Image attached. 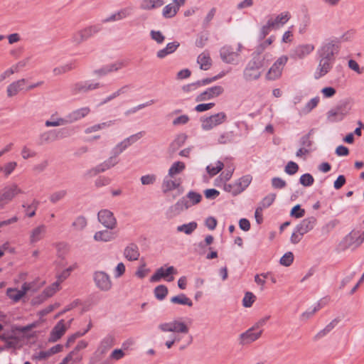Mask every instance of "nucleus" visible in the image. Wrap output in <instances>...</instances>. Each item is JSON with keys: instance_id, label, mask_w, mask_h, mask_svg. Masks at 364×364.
Segmentation results:
<instances>
[{"instance_id": "nucleus-1", "label": "nucleus", "mask_w": 364, "mask_h": 364, "mask_svg": "<svg viewBox=\"0 0 364 364\" xmlns=\"http://www.w3.org/2000/svg\"><path fill=\"white\" fill-rule=\"evenodd\" d=\"M338 44H336L331 38L326 39L317 50L319 63L315 73V78L318 79L326 75L332 68L335 61V55L340 51Z\"/></svg>"}, {"instance_id": "nucleus-2", "label": "nucleus", "mask_w": 364, "mask_h": 364, "mask_svg": "<svg viewBox=\"0 0 364 364\" xmlns=\"http://www.w3.org/2000/svg\"><path fill=\"white\" fill-rule=\"evenodd\" d=\"M252 58L247 64L243 77L247 81L255 80L260 77L262 72L259 69L264 65V58L252 54Z\"/></svg>"}, {"instance_id": "nucleus-3", "label": "nucleus", "mask_w": 364, "mask_h": 364, "mask_svg": "<svg viewBox=\"0 0 364 364\" xmlns=\"http://www.w3.org/2000/svg\"><path fill=\"white\" fill-rule=\"evenodd\" d=\"M102 29L101 24L90 26L74 33L72 37V41L76 45H80L82 42L88 40L90 38L97 33Z\"/></svg>"}, {"instance_id": "nucleus-4", "label": "nucleus", "mask_w": 364, "mask_h": 364, "mask_svg": "<svg viewBox=\"0 0 364 364\" xmlns=\"http://www.w3.org/2000/svg\"><path fill=\"white\" fill-rule=\"evenodd\" d=\"M227 118L226 114L223 112H218L208 117H201V127L205 131L210 130L226 122Z\"/></svg>"}, {"instance_id": "nucleus-5", "label": "nucleus", "mask_w": 364, "mask_h": 364, "mask_svg": "<svg viewBox=\"0 0 364 364\" xmlns=\"http://www.w3.org/2000/svg\"><path fill=\"white\" fill-rule=\"evenodd\" d=\"M178 273L177 269L173 266H170L166 269L163 267L156 269L155 273L150 277L151 282H159L161 279L171 282L174 280L173 275Z\"/></svg>"}, {"instance_id": "nucleus-6", "label": "nucleus", "mask_w": 364, "mask_h": 364, "mask_svg": "<svg viewBox=\"0 0 364 364\" xmlns=\"http://www.w3.org/2000/svg\"><path fill=\"white\" fill-rule=\"evenodd\" d=\"M159 329L163 332H173L178 333H188L189 328L182 321L174 320L171 322L162 323L159 325Z\"/></svg>"}, {"instance_id": "nucleus-7", "label": "nucleus", "mask_w": 364, "mask_h": 364, "mask_svg": "<svg viewBox=\"0 0 364 364\" xmlns=\"http://www.w3.org/2000/svg\"><path fill=\"white\" fill-rule=\"evenodd\" d=\"M96 287L101 291H107L112 288V281L108 274L103 271H97L93 274Z\"/></svg>"}, {"instance_id": "nucleus-8", "label": "nucleus", "mask_w": 364, "mask_h": 364, "mask_svg": "<svg viewBox=\"0 0 364 364\" xmlns=\"http://www.w3.org/2000/svg\"><path fill=\"white\" fill-rule=\"evenodd\" d=\"M288 61V58L286 55H282L279 58L272 66L269 68L266 75V78L269 80H274L279 77L282 75L283 67Z\"/></svg>"}, {"instance_id": "nucleus-9", "label": "nucleus", "mask_w": 364, "mask_h": 364, "mask_svg": "<svg viewBox=\"0 0 364 364\" xmlns=\"http://www.w3.org/2000/svg\"><path fill=\"white\" fill-rule=\"evenodd\" d=\"M22 193L17 185L6 186L2 193L0 192V209H2L5 205L8 204L17 194Z\"/></svg>"}, {"instance_id": "nucleus-10", "label": "nucleus", "mask_w": 364, "mask_h": 364, "mask_svg": "<svg viewBox=\"0 0 364 364\" xmlns=\"http://www.w3.org/2000/svg\"><path fill=\"white\" fill-rule=\"evenodd\" d=\"M189 208L188 200L186 198L182 197L174 205H171L166 210V218L172 219L181 213L185 210Z\"/></svg>"}, {"instance_id": "nucleus-11", "label": "nucleus", "mask_w": 364, "mask_h": 364, "mask_svg": "<svg viewBox=\"0 0 364 364\" xmlns=\"http://www.w3.org/2000/svg\"><path fill=\"white\" fill-rule=\"evenodd\" d=\"M98 220L107 229L112 230L117 224L116 218L112 212L107 209L101 210L97 214Z\"/></svg>"}, {"instance_id": "nucleus-12", "label": "nucleus", "mask_w": 364, "mask_h": 364, "mask_svg": "<svg viewBox=\"0 0 364 364\" xmlns=\"http://www.w3.org/2000/svg\"><path fill=\"white\" fill-rule=\"evenodd\" d=\"M224 92L222 86L215 85L206 89L205 91L199 94L196 98V102L206 101L220 96Z\"/></svg>"}, {"instance_id": "nucleus-13", "label": "nucleus", "mask_w": 364, "mask_h": 364, "mask_svg": "<svg viewBox=\"0 0 364 364\" xmlns=\"http://www.w3.org/2000/svg\"><path fill=\"white\" fill-rule=\"evenodd\" d=\"M256 331L257 330L254 328V326H252L244 333H241L240 335V344L244 346L257 341L261 336L263 331Z\"/></svg>"}, {"instance_id": "nucleus-14", "label": "nucleus", "mask_w": 364, "mask_h": 364, "mask_svg": "<svg viewBox=\"0 0 364 364\" xmlns=\"http://www.w3.org/2000/svg\"><path fill=\"white\" fill-rule=\"evenodd\" d=\"M101 87L100 83H92L90 81H82L75 83L72 87V93L77 95L79 93H85L88 91L97 89Z\"/></svg>"}, {"instance_id": "nucleus-15", "label": "nucleus", "mask_w": 364, "mask_h": 364, "mask_svg": "<svg viewBox=\"0 0 364 364\" xmlns=\"http://www.w3.org/2000/svg\"><path fill=\"white\" fill-rule=\"evenodd\" d=\"M68 130L65 129H62L58 131L57 130H50L46 132L42 133L40 135V142L39 144H43L44 143H48L50 141H53L58 139L59 137H65L67 136Z\"/></svg>"}, {"instance_id": "nucleus-16", "label": "nucleus", "mask_w": 364, "mask_h": 364, "mask_svg": "<svg viewBox=\"0 0 364 364\" xmlns=\"http://www.w3.org/2000/svg\"><path fill=\"white\" fill-rule=\"evenodd\" d=\"M316 222L317 220L314 216L306 218L296 226V231L299 232L300 235H304L314 229Z\"/></svg>"}, {"instance_id": "nucleus-17", "label": "nucleus", "mask_w": 364, "mask_h": 364, "mask_svg": "<svg viewBox=\"0 0 364 364\" xmlns=\"http://www.w3.org/2000/svg\"><path fill=\"white\" fill-rule=\"evenodd\" d=\"M66 331V327L64 323V320L59 321L57 324L53 328L50 333L48 338L49 343H54L61 338Z\"/></svg>"}, {"instance_id": "nucleus-18", "label": "nucleus", "mask_w": 364, "mask_h": 364, "mask_svg": "<svg viewBox=\"0 0 364 364\" xmlns=\"http://www.w3.org/2000/svg\"><path fill=\"white\" fill-rule=\"evenodd\" d=\"M220 55L223 62L231 64L234 63L239 54L231 46H223L220 50Z\"/></svg>"}, {"instance_id": "nucleus-19", "label": "nucleus", "mask_w": 364, "mask_h": 364, "mask_svg": "<svg viewBox=\"0 0 364 364\" xmlns=\"http://www.w3.org/2000/svg\"><path fill=\"white\" fill-rule=\"evenodd\" d=\"M90 112V109L88 107H84L73 111L66 116L65 119L66 120V123H73L84 118Z\"/></svg>"}, {"instance_id": "nucleus-20", "label": "nucleus", "mask_w": 364, "mask_h": 364, "mask_svg": "<svg viewBox=\"0 0 364 364\" xmlns=\"http://www.w3.org/2000/svg\"><path fill=\"white\" fill-rule=\"evenodd\" d=\"M359 231L353 230L347 235H346V237L343 238V240L341 242V244L343 245V250L350 248L352 246H353V249H355L361 245H358L357 242V237Z\"/></svg>"}, {"instance_id": "nucleus-21", "label": "nucleus", "mask_w": 364, "mask_h": 364, "mask_svg": "<svg viewBox=\"0 0 364 364\" xmlns=\"http://www.w3.org/2000/svg\"><path fill=\"white\" fill-rule=\"evenodd\" d=\"M124 255L129 261L137 260L140 256L138 246L135 243H130L125 247Z\"/></svg>"}, {"instance_id": "nucleus-22", "label": "nucleus", "mask_w": 364, "mask_h": 364, "mask_svg": "<svg viewBox=\"0 0 364 364\" xmlns=\"http://www.w3.org/2000/svg\"><path fill=\"white\" fill-rule=\"evenodd\" d=\"M174 189H178V195H180L183 193V188L181 187V183L176 182V181H172L171 179H168L166 177L162 183V191L164 193H166L171 191Z\"/></svg>"}, {"instance_id": "nucleus-23", "label": "nucleus", "mask_w": 364, "mask_h": 364, "mask_svg": "<svg viewBox=\"0 0 364 364\" xmlns=\"http://www.w3.org/2000/svg\"><path fill=\"white\" fill-rule=\"evenodd\" d=\"M314 50L312 44H302L296 46L294 50V55L300 59L304 58Z\"/></svg>"}, {"instance_id": "nucleus-24", "label": "nucleus", "mask_w": 364, "mask_h": 364, "mask_svg": "<svg viewBox=\"0 0 364 364\" xmlns=\"http://www.w3.org/2000/svg\"><path fill=\"white\" fill-rule=\"evenodd\" d=\"M179 46L180 43L178 41L168 43L164 48L157 52L156 56L160 59L164 58L166 55L174 53Z\"/></svg>"}, {"instance_id": "nucleus-25", "label": "nucleus", "mask_w": 364, "mask_h": 364, "mask_svg": "<svg viewBox=\"0 0 364 364\" xmlns=\"http://www.w3.org/2000/svg\"><path fill=\"white\" fill-rule=\"evenodd\" d=\"M26 82V79H21L10 84L7 87V95L11 97L16 95L20 90L23 89Z\"/></svg>"}, {"instance_id": "nucleus-26", "label": "nucleus", "mask_w": 364, "mask_h": 364, "mask_svg": "<svg viewBox=\"0 0 364 364\" xmlns=\"http://www.w3.org/2000/svg\"><path fill=\"white\" fill-rule=\"evenodd\" d=\"M351 107V100L350 98H346L340 100L334 107L336 110L339 112L341 115H343L346 117L350 112Z\"/></svg>"}, {"instance_id": "nucleus-27", "label": "nucleus", "mask_w": 364, "mask_h": 364, "mask_svg": "<svg viewBox=\"0 0 364 364\" xmlns=\"http://www.w3.org/2000/svg\"><path fill=\"white\" fill-rule=\"evenodd\" d=\"M121 63H112L106 65L100 69L94 70V74L97 75L99 76H104L112 71L118 70L119 68H121Z\"/></svg>"}, {"instance_id": "nucleus-28", "label": "nucleus", "mask_w": 364, "mask_h": 364, "mask_svg": "<svg viewBox=\"0 0 364 364\" xmlns=\"http://www.w3.org/2000/svg\"><path fill=\"white\" fill-rule=\"evenodd\" d=\"M315 132L316 129L311 128L307 134H304L300 138L299 144L302 147L312 149L311 146L314 143V140L312 139V136Z\"/></svg>"}, {"instance_id": "nucleus-29", "label": "nucleus", "mask_w": 364, "mask_h": 364, "mask_svg": "<svg viewBox=\"0 0 364 364\" xmlns=\"http://www.w3.org/2000/svg\"><path fill=\"white\" fill-rule=\"evenodd\" d=\"M130 14L129 9L127 8L121 9L115 14H113L108 16L107 18L102 20V23H108L111 21H119L123 18H125Z\"/></svg>"}, {"instance_id": "nucleus-30", "label": "nucleus", "mask_w": 364, "mask_h": 364, "mask_svg": "<svg viewBox=\"0 0 364 364\" xmlns=\"http://www.w3.org/2000/svg\"><path fill=\"white\" fill-rule=\"evenodd\" d=\"M236 136L237 134L233 131L224 132L219 136L218 143L220 144L234 143Z\"/></svg>"}, {"instance_id": "nucleus-31", "label": "nucleus", "mask_w": 364, "mask_h": 364, "mask_svg": "<svg viewBox=\"0 0 364 364\" xmlns=\"http://www.w3.org/2000/svg\"><path fill=\"white\" fill-rule=\"evenodd\" d=\"M338 318H334L331 322H330L323 329L321 330L319 332L317 333V334L314 336V340H318L323 337H324L326 335H327L330 331H331L335 326L339 322Z\"/></svg>"}, {"instance_id": "nucleus-32", "label": "nucleus", "mask_w": 364, "mask_h": 364, "mask_svg": "<svg viewBox=\"0 0 364 364\" xmlns=\"http://www.w3.org/2000/svg\"><path fill=\"white\" fill-rule=\"evenodd\" d=\"M197 62L200 64V68L203 70H208L212 65V60L209 54L204 53L198 56Z\"/></svg>"}, {"instance_id": "nucleus-33", "label": "nucleus", "mask_w": 364, "mask_h": 364, "mask_svg": "<svg viewBox=\"0 0 364 364\" xmlns=\"http://www.w3.org/2000/svg\"><path fill=\"white\" fill-rule=\"evenodd\" d=\"M170 301L173 304L186 305L190 307L193 306L192 301L183 293L171 297Z\"/></svg>"}, {"instance_id": "nucleus-34", "label": "nucleus", "mask_w": 364, "mask_h": 364, "mask_svg": "<svg viewBox=\"0 0 364 364\" xmlns=\"http://www.w3.org/2000/svg\"><path fill=\"white\" fill-rule=\"evenodd\" d=\"M345 117L343 115H341L338 110H336L335 107L331 108L326 113V119L328 122H338L342 121Z\"/></svg>"}, {"instance_id": "nucleus-35", "label": "nucleus", "mask_w": 364, "mask_h": 364, "mask_svg": "<svg viewBox=\"0 0 364 364\" xmlns=\"http://www.w3.org/2000/svg\"><path fill=\"white\" fill-rule=\"evenodd\" d=\"M94 239L96 241L108 242L114 239V234L107 230L98 231L95 232Z\"/></svg>"}, {"instance_id": "nucleus-36", "label": "nucleus", "mask_w": 364, "mask_h": 364, "mask_svg": "<svg viewBox=\"0 0 364 364\" xmlns=\"http://www.w3.org/2000/svg\"><path fill=\"white\" fill-rule=\"evenodd\" d=\"M198 227V224L195 221L190 222L186 224H183L177 227V231L184 232L186 235L192 234Z\"/></svg>"}, {"instance_id": "nucleus-37", "label": "nucleus", "mask_w": 364, "mask_h": 364, "mask_svg": "<svg viewBox=\"0 0 364 364\" xmlns=\"http://www.w3.org/2000/svg\"><path fill=\"white\" fill-rule=\"evenodd\" d=\"M168 289L166 285L160 284L154 289V294L159 301L164 300L168 295Z\"/></svg>"}, {"instance_id": "nucleus-38", "label": "nucleus", "mask_w": 364, "mask_h": 364, "mask_svg": "<svg viewBox=\"0 0 364 364\" xmlns=\"http://www.w3.org/2000/svg\"><path fill=\"white\" fill-rule=\"evenodd\" d=\"M186 168V164L182 161L174 162L168 170V176L173 177L174 175L178 174Z\"/></svg>"}, {"instance_id": "nucleus-39", "label": "nucleus", "mask_w": 364, "mask_h": 364, "mask_svg": "<svg viewBox=\"0 0 364 364\" xmlns=\"http://www.w3.org/2000/svg\"><path fill=\"white\" fill-rule=\"evenodd\" d=\"M185 198L186 200L189 199V208L198 204L202 200L201 194L194 191H190Z\"/></svg>"}, {"instance_id": "nucleus-40", "label": "nucleus", "mask_w": 364, "mask_h": 364, "mask_svg": "<svg viewBox=\"0 0 364 364\" xmlns=\"http://www.w3.org/2000/svg\"><path fill=\"white\" fill-rule=\"evenodd\" d=\"M252 180V176L250 174L245 175L240 178L237 181L236 183L240 187V191H244L250 184L251 181Z\"/></svg>"}, {"instance_id": "nucleus-41", "label": "nucleus", "mask_w": 364, "mask_h": 364, "mask_svg": "<svg viewBox=\"0 0 364 364\" xmlns=\"http://www.w3.org/2000/svg\"><path fill=\"white\" fill-rule=\"evenodd\" d=\"M46 227L44 225H40L34 228L31 235V242L34 243L39 241L41 239V235L45 232Z\"/></svg>"}, {"instance_id": "nucleus-42", "label": "nucleus", "mask_w": 364, "mask_h": 364, "mask_svg": "<svg viewBox=\"0 0 364 364\" xmlns=\"http://www.w3.org/2000/svg\"><path fill=\"white\" fill-rule=\"evenodd\" d=\"M274 40V37L271 36L268 38L264 42L260 43L256 47L255 51L252 53V54L257 56H261V53L265 50L267 46H269L272 43Z\"/></svg>"}, {"instance_id": "nucleus-43", "label": "nucleus", "mask_w": 364, "mask_h": 364, "mask_svg": "<svg viewBox=\"0 0 364 364\" xmlns=\"http://www.w3.org/2000/svg\"><path fill=\"white\" fill-rule=\"evenodd\" d=\"M114 124V121H109L107 122H102L100 124H95L93 126L89 127L85 129V134H90L94 132H97L100 129H105L106 127H109L110 125Z\"/></svg>"}, {"instance_id": "nucleus-44", "label": "nucleus", "mask_w": 364, "mask_h": 364, "mask_svg": "<svg viewBox=\"0 0 364 364\" xmlns=\"http://www.w3.org/2000/svg\"><path fill=\"white\" fill-rule=\"evenodd\" d=\"M178 10L176 9L175 5L168 4L163 9V16L166 18H172L176 15Z\"/></svg>"}, {"instance_id": "nucleus-45", "label": "nucleus", "mask_w": 364, "mask_h": 364, "mask_svg": "<svg viewBox=\"0 0 364 364\" xmlns=\"http://www.w3.org/2000/svg\"><path fill=\"white\" fill-rule=\"evenodd\" d=\"M256 299L255 294L250 291H247L242 299V305L245 308H250L252 306Z\"/></svg>"}, {"instance_id": "nucleus-46", "label": "nucleus", "mask_w": 364, "mask_h": 364, "mask_svg": "<svg viewBox=\"0 0 364 364\" xmlns=\"http://www.w3.org/2000/svg\"><path fill=\"white\" fill-rule=\"evenodd\" d=\"M290 17L291 16L288 11L281 13L274 20L272 19L274 27L278 24L284 25L289 20Z\"/></svg>"}, {"instance_id": "nucleus-47", "label": "nucleus", "mask_w": 364, "mask_h": 364, "mask_svg": "<svg viewBox=\"0 0 364 364\" xmlns=\"http://www.w3.org/2000/svg\"><path fill=\"white\" fill-rule=\"evenodd\" d=\"M274 27V23L272 22V19H269L265 25H264L259 33V38L260 41L264 39V38L269 34V31L272 28Z\"/></svg>"}, {"instance_id": "nucleus-48", "label": "nucleus", "mask_w": 364, "mask_h": 364, "mask_svg": "<svg viewBox=\"0 0 364 364\" xmlns=\"http://www.w3.org/2000/svg\"><path fill=\"white\" fill-rule=\"evenodd\" d=\"M299 183L304 187H309L314 184V178L311 174L306 173L301 176Z\"/></svg>"}, {"instance_id": "nucleus-49", "label": "nucleus", "mask_w": 364, "mask_h": 364, "mask_svg": "<svg viewBox=\"0 0 364 364\" xmlns=\"http://www.w3.org/2000/svg\"><path fill=\"white\" fill-rule=\"evenodd\" d=\"M87 225V220L82 216H78L75 221L72 223V226L77 230H82Z\"/></svg>"}, {"instance_id": "nucleus-50", "label": "nucleus", "mask_w": 364, "mask_h": 364, "mask_svg": "<svg viewBox=\"0 0 364 364\" xmlns=\"http://www.w3.org/2000/svg\"><path fill=\"white\" fill-rule=\"evenodd\" d=\"M276 198L275 193H270L266 196L260 202L259 207L262 209L269 207L274 201Z\"/></svg>"}, {"instance_id": "nucleus-51", "label": "nucleus", "mask_w": 364, "mask_h": 364, "mask_svg": "<svg viewBox=\"0 0 364 364\" xmlns=\"http://www.w3.org/2000/svg\"><path fill=\"white\" fill-rule=\"evenodd\" d=\"M293 261L294 254L291 252H287L280 258L279 262L284 267H289Z\"/></svg>"}, {"instance_id": "nucleus-52", "label": "nucleus", "mask_w": 364, "mask_h": 364, "mask_svg": "<svg viewBox=\"0 0 364 364\" xmlns=\"http://www.w3.org/2000/svg\"><path fill=\"white\" fill-rule=\"evenodd\" d=\"M115 338L112 335H107L101 341V347L104 350L109 349L114 345Z\"/></svg>"}, {"instance_id": "nucleus-53", "label": "nucleus", "mask_w": 364, "mask_h": 364, "mask_svg": "<svg viewBox=\"0 0 364 364\" xmlns=\"http://www.w3.org/2000/svg\"><path fill=\"white\" fill-rule=\"evenodd\" d=\"M305 215V210L301 208L299 204L294 205L291 211L290 215L295 218H301Z\"/></svg>"}, {"instance_id": "nucleus-54", "label": "nucleus", "mask_w": 364, "mask_h": 364, "mask_svg": "<svg viewBox=\"0 0 364 364\" xmlns=\"http://www.w3.org/2000/svg\"><path fill=\"white\" fill-rule=\"evenodd\" d=\"M6 296L12 299L14 302H18L22 298L21 294L16 289L9 288L6 290Z\"/></svg>"}, {"instance_id": "nucleus-55", "label": "nucleus", "mask_w": 364, "mask_h": 364, "mask_svg": "<svg viewBox=\"0 0 364 364\" xmlns=\"http://www.w3.org/2000/svg\"><path fill=\"white\" fill-rule=\"evenodd\" d=\"M67 195V191L61 190L52 193L50 196V201L52 203H56L59 200H62Z\"/></svg>"}, {"instance_id": "nucleus-56", "label": "nucleus", "mask_w": 364, "mask_h": 364, "mask_svg": "<svg viewBox=\"0 0 364 364\" xmlns=\"http://www.w3.org/2000/svg\"><path fill=\"white\" fill-rule=\"evenodd\" d=\"M75 67L73 66V63H68L60 67L55 68L53 70L54 75H61L63 73H65L71 70H73Z\"/></svg>"}, {"instance_id": "nucleus-57", "label": "nucleus", "mask_w": 364, "mask_h": 364, "mask_svg": "<svg viewBox=\"0 0 364 364\" xmlns=\"http://www.w3.org/2000/svg\"><path fill=\"white\" fill-rule=\"evenodd\" d=\"M144 134L145 132L144 131H141L135 134L131 135L130 136L124 139V143H126L127 146H129L130 145L140 139L144 135Z\"/></svg>"}, {"instance_id": "nucleus-58", "label": "nucleus", "mask_w": 364, "mask_h": 364, "mask_svg": "<svg viewBox=\"0 0 364 364\" xmlns=\"http://www.w3.org/2000/svg\"><path fill=\"white\" fill-rule=\"evenodd\" d=\"M299 168V165L296 162L290 161L285 166L284 171L289 175H294L298 171Z\"/></svg>"}, {"instance_id": "nucleus-59", "label": "nucleus", "mask_w": 364, "mask_h": 364, "mask_svg": "<svg viewBox=\"0 0 364 364\" xmlns=\"http://www.w3.org/2000/svg\"><path fill=\"white\" fill-rule=\"evenodd\" d=\"M150 36L152 40L155 41L159 44L162 43L165 40V36L160 31L151 30Z\"/></svg>"}, {"instance_id": "nucleus-60", "label": "nucleus", "mask_w": 364, "mask_h": 364, "mask_svg": "<svg viewBox=\"0 0 364 364\" xmlns=\"http://www.w3.org/2000/svg\"><path fill=\"white\" fill-rule=\"evenodd\" d=\"M208 40V37L207 35H204L203 33H199L196 40L195 45L198 48H203L205 46Z\"/></svg>"}, {"instance_id": "nucleus-61", "label": "nucleus", "mask_w": 364, "mask_h": 364, "mask_svg": "<svg viewBox=\"0 0 364 364\" xmlns=\"http://www.w3.org/2000/svg\"><path fill=\"white\" fill-rule=\"evenodd\" d=\"M16 166V162L11 161L5 164L4 167L1 168V169L4 171L5 176L7 177L13 172Z\"/></svg>"}, {"instance_id": "nucleus-62", "label": "nucleus", "mask_w": 364, "mask_h": 364, "mask_svg": "<svg viewBox=\"0 0 364 364\" xmlns=\"http://www.w3.org/2000/svg\"><path fill=\"white\" fill-rule=\"evenodd\" d=\"M215 106V103H201L195 107V110L198 112H203L212 109Z\"/></svg>"}, {"instance_id": "nucleus-63", "label": "nucleus", "mask_w": 364, "mask_h": 364, "mask_svg": "<svg viewBox=\"0 0 364 364\" xmlns=\"http://www.w3.org/2000/svg\"><path fill=\"white\" fill-rule=\"evenodd\" d=\"M204 195L207 199L213 200L220 195V192L215 188H208L204 191Z\"/></svg>"}, {"instance_id": "nucleus-64", "label": "nucleus", "mask_w": 364, "mask_h": 364, "mask_svg": "<svg viewBox=\"0 0 364 364\" xmlns=\"http://www.w3.org/2000/svg\"><path fill=\"white\" fill-rule=\"evenodd\" d=\"M272 186L274 188H283L287 186V183L279 177H274L272 179Z\"/></svg>"}]
</instances>
